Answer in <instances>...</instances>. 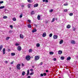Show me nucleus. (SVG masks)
Listing matches in <instances>:
<instances>
[{"label":"nucleus","mask_w":78,"mask_h":78,"mask_svg":"<svg viewBox=\"0 0 78 78\" xmlns=\"http://www.w3.org/2000/svg\"><path fill=\"white\" fill-rule=\"evenodd\" d=\"M30 59H31V56L30 55H27L26 57V59L27 60V61H30Z\"/></svg>","instance_id":"obj_1"},{"label":"nucleus","mask_w":78,"mask_h":78,"mask_svg":"<svg viewBox=\"0 0 78 78\" xmlns=\"http://www.w3.org/2000/svg\"><path fill=\"white\" fill-rule=\"evenodd\" d=\"M40 59V57L36 55L34 57V59L35 61H37V60H39V59Z\"/></svg>","instance_id":"obj_2"},{"label":"nucleus","mask_w":78,"mask_h":78,"mask_svg":"<svg viewBox=\"0 0 78 78\" xmlns=\"http://www.w3.org/2000/svg\"><path fill=\"white\" fill-rule=\"evenodd\" d=\"M20 66H21V64H18L16 66V68L18 70H20Z\"/></svg>","instance_id":"obj_3"},{"label":"nucleus","mask_w":78,"mask_h":78,"mask_svg":"<svg viewBox=\"0 0 78 78\" xmlns=\"http://www.w3.org/2000/svg\"><path fill=\"white\" fill-rule=\"evenodd\" d=\"M17 50L18 51H21L22 50V47L21 46H18L17 48Z\"/></svg>","instance_id":"obj_4"},{"label":"nucleus","mask_w":78,"mask_h":78,"mask_svg":"<svg viewBox=\"0 0 78 78\" xmlns=\"http://www.w3.org/2000/svg\"><path fill=\"white\" fill-rule=\"evenodd\" d=\"M71 43L72 44H76V42H75V41H74V40H72L71 41Z\"/></svg>","instance_id":"obj_5"},{"label":"nucleus","mask_w":78,"mask_h":78,"mask_svg":"<svg viewBox=\"0 0 78 78\" xmlns=\"http://www.w3.org/2000/svg\"><path fill=\"white\" fill-rule=\"evenodd\" d=\"M58 55H61L62 53V51L59 50L58 52Z\"/></svg>","instance_id":"obj_6"},{"label":"nucleus","mask_w":78,"mask_h":78,"mask_svg":"<svg viewBox=\"0 0 78 78\" xmlns=\"http://www.w3.org/2000/svg\"><path fill=\"white\" fill-rule=\"evenodd\" d=\"M23 37H24V36L23 35H22V34H20V38L21 39H23Z\"/></svg>","instance_id":"obj_7"},{"label":"nucleus","mask_w":78,"mask_h":78,"mask_svg":"<svg viewBox=\"0 0 78 78\" xmlns=\"http://www.w3.org/2000/svg\"><path fill=\"white\" fill-rule=\"evenodd\" d=\"M53 39H57L58 38V36L54 35L53 37Z\"/></svg>","instance_id":"obj_8"},{"label":"nucleus","mask_w":78,"mask_h":78,"mask_svg":"<svg viewBox=\"0 0 78 78\" xmlns=\"http://www.w3.org/2000/svg\"><path fill=\"white\" fill-rule=\"evenodd\" d=\"M37 31V30H36V29L34 28V30H32V32L33 33H34L35 32H36Z\"/></svg>","instance_id":"obj_9"},{"label":"nucleus","mask_w":78,"mask_h":78,"mask_svg":"<svg viewBox=\"0 0 78 78\" xmlns=\"http://www.w3.org/2000/svg\"><path fill=\"white\" fill-rule=\"evenodd\" d=\"M35 14V12L34 11H32L31 12V15H34Z\"/></svg>","instance_id":"obj_10"},{"label":"nucleus","mask_w":78,"mask_h":78,"mask_svg":"<svg viewBox=\"0 0 78 78\" xmlns=\"http://www.w3.org/2000/svg\"><path fill=\"white\" fill-rule=\"evenodd\" d=\"M41 18V16L38 15L37 16V19L38 20H40V19Z\"/></svg>","instance_id":"obj_11"},{"label":"nucleus","mask_w":78,"mask_h":78,"mask_svg":"<svg viewBox=\"0 0 78 78\" xmlns=\"http://www.w3.org/2000/svg\"><path fill=\"white\" fill-rule=\"evenodd\" d=\"M42 36L43 37H45L47 36V34L45 33H44L43 34Z\"/></svg>","instance_id":"obj_12"},{"label":"nucleus","mask_w":78,"mask_h":78,"mask_svg":"<svg viewBox=\"0 0 78 78\" xmlns=\"http://www.w3.org/2000/svg\"><path fill=\"white\" fill-rule=\"evenodd\" d=\"M30 74V70L29 69L27 70V76H28Z\"/></svg>","instance_id":"obj_13"},{"label":"nucleus","mask_w":78,"mask_h":78,"mask_svg":"<svg viewBox=\"0 0 78 78\" xmlns=\"http://www.w3.org/2000/svg\"><path fill=\"white\" fill-rule=\"evenodd\" d=\"M71 59V57H68L66 60H67V61H69V60H70Z\"/></svg>","instance_id":"obj_14"},{"label":"nucleus","mask_w":78,"mask_h":78,"mask_svg":"<svg viewBox=\"0 0 78 78\" xmlns=\"http://www.w3.org/2000/svg\"><path fill=\"white\" fill-rule=\"evenodd\" d=\"M70 25H68L67 26V27H66V28H68V29H69V28H70Z\"/></svg>","instance_id":"obj_15"},{"label":"nucleus","mask_w":78,"mask_h":78,"mask_svg":"<svg viewBox=\"0 0 78 78\" xmlns=\"http://www.w3.org/2000/svg\"><path fill=\"white\" fill-rule=\"evenodd\" d=\"M36 46L37 47H40V44L39 43L37 44Z\"/></svg>","instance_id":"obj_16"},{"label":"nucleus","mask_w":78,"mask_h":78,"mask_svg":"<svg viewBox=\"0 0 78 78\" xmlns=\"http://www.w3.org/2000/svg\"><path fill=\"white\" fill-rule=\"evenodd\" d=\"M38 4H36L34 5V6L35 8V7H37V6H38Z\"/></svg>","instance_id":"obj_17"},{"label":"nucleus","mask_w":78,"mask_h":78,"mask_svg":"<svg viewBox=\"0 0 78 78\" xmlns=\"http://www.w3.org/2000/svg\"><path fill=\"white\" fill-rule=\"evenodd\" d=\"M2 48H3V45H1L0 46V51H1V50H2Z\"/></svg>","instance_id":"obj_18"},{"label":"nucleus","mask_w":78,"mask_h":78,"mask_svg":"<svg viewBox=\"0 0 78 78\" xmlns=\"http://www.w3.org/2000/svg\"><path fill=\"white\" fill-rule=\"evenodd\" d=\"M63 43V40H62L60 41L59 42V44H62Z\"/></svg>","instance_id":"obj_19"},{"label":"nucleus","mask_w":78,"mask_h":78,"mask_svg":"<svg viewBox=\"0 0 78 78\" xmlns=\"http://www.w3.org/2000/svg\"><path fill=\"white\" fill-rule=\"evenodd\" d=\"M27 27L28 28H31V24H28L27 25Z\"/></svg>","instance_id":"obj_20"},{"label":"nucleus","mask_w":78,"mask_h":78,"mask_svg":"<svg viewBox=\"0 0 78 78\" xmlns=\"http://www.w3.org/2000/svg\"><path fill=\"white\" fill-rule=\"evenodd\" d=\"M25 75V71H23L22 73V75L23 76H24Z\"/></svg>","instance_id":"obj_21"},{"label":"nucleus","mask_w":78,"mask_h":78,"mask_svg":"<svg viewBox=\"0 0 78 78\" xmlns=\"http://www.w3.org/2000/svg\"><path fill=\"white\" fill-rule=\"evenodd\" d=\"M60 59L61 60H64V57H61Z\"/></svg>","instance_id":"obj_22"},{"label":"nucleus","mask_w":78,"mask_h":78,"mask_svg":"<svg viewBox=\"0 0 78 78\" xmlns=\"http://www.w3.org/2000/svg\"><path fill=\"white\" fill-rule=\"evenodd\" d=\"M55 18H53L52 20L51 21V22H55Z\"/></svg>","instance_id":"obj_23"},{"label":"nucleus","mask_w":78,"mask_h":78,"mask_svg":"<svg viewBox=\"0 0 78 78\" xmlns=\"http://www.w3.org/2000/svg\"><path fill=\"white\" fill-rule=\"evenodd\" d=\"M11 55L12 56H15L16 54L14 53H11Z\"/></svg>","instance_id":"obj_24"},{"label":"nucleus","mask_w":78,"mask_h":78,"mask_svg":"<svg viewBox=\"0 0 78 78\" xmlns=\"http://www.w3.org/2000/svg\"><path fill=\"white\" fill-rule=\"evenodd\" d=\"M27 2L29 3H31L33 1L32 0H27Z\"/></svg>","instance_id":"obj_25"},{"label":"nucleus","mask_w":78,"mask_h":78,"mask_svg":"<svg viewBox=\"0 0 78 78\" xmlns=\"http://www.w3.org/2000/svg\"><path fill=\"white\" fill-rule=\"evenodd\" d=\"M50 55H53L54 54V52H53L51 51L49 52Z\"/></svg>","instance_id":"obj_26"},{"label":"nucleus","mask_w":78,"mask_h":78,"mask_svg":"<svg viewBox=\"0 0 78 78\" xmlns=\"http://www.w3.org/2000/svg\"><path fill=\"white\" fill-rule=\"evenodd\" d=\"M31 4H29L28 5V8H30V6H31Z\"/></svg>","instance_id":"obj_27"},{"label":"nucleus","mask_w":78,"mask_h":78,"mask_svg":"<svg viewBox=\"0 0 78 78\" xmlns=\"http://www.w3.org/2000/svg\"><path fill=\"white\" fill-rule=\"evenodd\" d=\"M12 20L13 21H16V18H13L12 19Z\"/></svg>","instance_id":"obj_28"},{"label":"nucleus","mask_w":78,"mask_h":78,"mask_svg":"<svg viewBox=\"0 0 78 78\" xmlns=\"http://www.w3.org/2000/svg\"><path fill=\"white\" fill-rule=\"evenodd\" d=\"M5 6H2L0 7V9H3V8H4Z\"/></svg>","instance_id":"obj_29"},{"label":"nucleus","mask_w":78,"mask_h":78,"mask_svg":"<svg viewBox=\"0 0 78 78\" xmlns=\"http://www.w3.org/2000/svg\"><path fill=\"white\" fill-rule=\"evenodd\" d=\"M23 14H22V13H21L20 16V18H22V17L23 16Z\"/></svg>","instance_id":"obj_30"},{"label":"nucleus","mask_w":78,"mask_h":78,"mask_svg":"<svg viewBox=\"0 0 78 78\" xmlns=\"http://www.w3.org/2000/svg\"><path fill=\"white\" fill-rule=\"evenodd\" d=\"M52 36H53V34H49V37H51Z\"/></svg>","instance_id":"obj_31"},{"label":"nucleus","mask_w":78,"mask_h":78,"mask_svg":"<svg viewBox=\"0 0 78 78\" xmlns=\"http://www.w3.org/2000/svg\"><path fill=\"white\" fill-rule=\"evenodd\" d=\"M9 38H10V37H7L6 38V40L7 41H8V40H9Z\"/></svg>","instance_id":"obj_32"},{"label":"nucleus","mask_w":78,"mask_h":78,"mask_svg":"<svg viewBox=\"0 0 78 78\" xmlns=\"http://www.w3.org/2000/svg\"><path fill=\"white\" fill-rule=\"evenodd\" d=\"M3 19H7L8 18V17L6 16H4L3 17Z\"/></svg>","instance_id":"obj_33"},{"label":"nucleus","mask_w":78,"mask_h":78,"mask_svg":"<svg viewBox=\"0 0 78 78\" xmlns=\"http://www.w3.org/2000/svg\"><path fill=\"white\" fill-rule=\"evenodd\" d=\"M29 52H31V53H32V49H30L29 50Z\"/></svg>","instance_id":"obj_34"},{"label":"nucleus","mask_w":78,"mask_h":78,"mask_svg":"<svg viewBox=\"0 0 78 78\" xmlns=\"http://www.w3.org/2000/svg\"><path fill=\"white\" fill-rule=\"evenodd\" d=\"M69 15L70 16H73V13H70L69 14Z\"/></svg>","instance_id":"obj_35"},{"label":"nucleus","mask_w":78,"mask_h":78,"mask_svg":"<svg viewBox=\"0 0 78 78\" xmlns=\"http://www.w3.org/2000/svg\"><path fill=\"white\" fill-rule=\"evenodd\" d=\"M12 32H13V31L11 30H9V33H12Z\"/></svg>","instance_id":"obj_36"},{"label":"nucleus","mask_w":78,"mask_h":78,"mask_svg":"<svg viewBox=\"0 0 78 78\" xmlns=\"http://www.w3.org/2000/svg\"><path fill=\"white\" fill-rule=\"evenodd\" d=\"M53 11V9H51L50 10V11H49V12H52Z\"/></svg>","instance_id":"obj_37"},{"label":"nucleus","mask_w":78,"mask_h":78,"mask_svg":"<svg viewBox=\"0 0 78 78\" xmlns=\"http://www.w3.org/2000/svg\"><path fill=\"white\" fill-rule=\"evenodd\" d=\"M10 27L12 29L13 28V26L12 25H11L10 26Z\"/></svg>","instance_id":"obj_38"},{"label":"nucleus","mask_w":78,"mask_h":78,"mask_svg":"<svg viewBox=\"0 0 78 78\" xmlns=\"http://www.w3.org/2000/svg\"><path fill=\"white\" fill-rule=\"evenodd\" d=\"M34 74V73L32 72L30 74V75H33Z\"/></svg>","instance_id":"obj_39"},{"label":"nucleus","mask_w":78,"mask_h":78,"mask_svg":"<svg viewBox=\"0 0 78 78\" xmlns=\"http://www.w3.org/2000/svg\"><path fill=\"white\" fill-rule=\"evenodd\" d=\"M67 9H65V10H64V12H67Z\"/></svg>","instance_id":"obj_40"},{"label":"nucleus","mask_w":78,"mask_h":78,"mask_svg":"<svg viewBox=\"0 0 78 78\" xmlns=\"http://www.w3.org/2000/svg\"><path fill=\"white\" fill-rule=\"evenodd\" d=\"M16 46H18V45H19V44L16 43V44L15 45Z\"/></svg>","instance_id":"obj_41"},{"label":"nucleus","mask_w":78,"mask_h":78,"mask_svg":"<svg viewBox=\"0 0 78 78\" xmlns=\"http://www.w3.org/2000/svg\"><path fill=\"white\" fill-rule=\"evenodd\" d=\"M46 75H47V73H43V75H44V76H46Z\"/></svg>","instance_id":"obj_42"},{"label":"nucleus","mask_w":78,"mask_h":78,"mask_svg":"<svg viewBox=\"0 0 78 78\" xmlns=\"http://www.w3.org/2000/svg\"><path fill=\"white\" fill-rule=\"evenodd\" d=\"M28 22H29V23H31V20H27Z\"/></svg>","instance_id":"obj_43"},{"label":"nucleus","mask_w":78,"mask_h":78,"mask_svg":"<svg viewBox=\"0 0 78 78\" xmlns=\"http://www.w3.org/2000/svg\"><path fill=\"white\" fill-rule=\"evenodd\" d=\"M0 3L1 4H2V3H3V1H2L0 2Z\"/></svg>","instance_id":"obj_44"},{"label":"nucleus","mask_w":78,"mask_h":78,"mask_svg":"<svg viewBox=\"0 0 78 78\" xmlns=\"http://www.w3.org/2000/svg\"><path fill=\"white\" fill-rule=\"evenodd\" d=\"M2 51L3 52L5 51V48H4L2 50Z\"/></svg>","instance_id":"obj_45"},{"label":"nucleus","mask_w":78,"mask_h":78,"mask_svg":"<svg viewBox=\"0 0 78 78\" xmlns=\"http://www.w3.org/2000/svg\"><path fill=\"white\" fill-rule=\"evenodd\" d=\"M45 2L46 3H48V0H45Z\"/></svg>","instance_id":"obj_46"},{"label":"nucleus","mask_w":78,"mask_h":78,"mask_svg":"<svg viewBox=\"0 0 78 78\" xmlns=\"http://www.w3.org/2000/svg\"><path fill=\"white\" fill-rule=\"evenodd\" d=\"M41 76H44V74H41L40 75Z\"/></svg>","instance_id":"obj_47"},{"label":"nucleus","mask_w":78,"mask_h":78,"mask_svg":"<svg viewBox=\"0 0 78 78\" xmlns=\"http://www.w3.org/2000/svg\"><path fill=\"white\" fill-rule=\"evenodd\" d=\"M43 64V62H41L40 65V66H41V65H42Z\"/></svg>","instance_id":"obj_48"},{"label":"nucleus","mask_w":78,"mask_h":78,"mask_svg":"<svg viewBox=\"0 0 78 78\" xmlns=\"http://www.w3.org/2000/svg\"><path fill=\"white\" fill-rule=\"evenodd\" d=\"M64 6H67L68 5V4H67V3H66V4H64Z\"/></svg>","instance_id":"obj_49"},{"label":"nucleus","mask_w":78,"mask_h":78,"mask_svg":"<svg viewBox=\"0 0 78 78\" xmlns=\"http://www.w3.org/2000/svg\"><path fill=\"white\" fill-rule=\"evenodd\" d=\"M30 71H31V72H33V69H30Z\"/></svg>","instance_id":"obj_50"},{"label":"nucleus","mask_w":78,"mask_h":78,"mask_svg":"<svg viewBox=\"0 0 78 78\" xmlns=\"http://www.w3.org/2000/svg\"><path fill=\"white\" fill-rule=\"evenodd\" d=\"M54 61H56V58H54L53 59Z\"/></svg>","instance_id":"obj_51"},{"label":"nucleus","mask_w":78,"mask_h":78,"mask_svg":"<svg viewBox=\"0 0 78 78\" xmlns=\"http://www.w3.org/2000/svg\"><path fill=\"white\" fill-rule=\"evenodd\" d=\"M21 64H22V66H24V64H23V63H22Z\"/></svg>","instance_id":"obj_52"},{"label":"nucleus","mask_w":78,"mask_h":78,"mask_svg":"<svg viewBox=\"0 0 78 78\" xmlns=\"http://www.w3.org/2000/svg\"><path fill=\"white\" fill-rule=\"evenodd\" d=\"M46 72H47V73H48V70H46Z\"/></svg>","instance_id":"obj_53"},{"label":"nucleus","mask_w":78,"mask_h":78,"mask_svg":"<svg viewBox=\"0 0 78 78\" xmlns=\"http://www.w3.org/2000/svg\"><path fill=\"white\" fill-rule=\"evenodd\" d=\"M27 78H31V76H29L28 77H27Z\"/></svg>","instance_id":"obj_54"},{"label":"nucleus","mask_w":78,"mask_h":78,"mask_svg":"<svg viewBox=\"0 0 78 78\" xmlns=\"http://www.w3.org/2000/svg\"><path fill=\"white\" fill-rule=\"evenodd\" d=\"M48 22V21H47V20L46 21V23H47Z\"/></svg>","instance_id":"obj_55"},{"label":"nucleus","mask_w":78,"mask_h":78,"mask_svg":"<svg viewBox=\"0 0 78 78\" xmlns=\"http://www.w3.org/2000/svg\"><path fill=\"white\" fill-rule=\"evenodd\" d=\"M13 62H14V61L11 62V64H13Z\"/></svg>","instance_id":"obj_56"},{"label":"nucleus","mask_w":78,"mask_h":78,"mask_svg":"<svg viewBox=\"0 0 78 78\" xmlns=\"http://www.w3.org/2000/svg\"><path fill=\"white\" fill-rule=\"evenodd\" d=\"M21 7H24V5H21Z\"/></svg>","instance_id":"obj_57"},{"label":"nucleus","mask_w":78,"mask_h":78,"mask_svg":"<svg viewBox=\"0 0 78 78\" xmlns=\"http://www.w3.org/2000/svg\"><path fill=\"white\" fill-rule=\"evenodd\" d=\"M5 63H8V62L7 61H5Z\"/></svg>","instance_id":"obj_58"},{"label":"nucleus","mask_w":78,"mask_h":78,"mask_svg":"<svg viewBox=\"0 0 78 78\" xmlns=\"http://www.w3.org/2000/svg\"><path fill=\"white\" fill-rule=\"evenodd\" d=\"M3 54L4 55H5V51L3 52Z\"/></svg>","instance_id":"obj_59"},{"label":"nucleus","mask_w":78,"mask_h":78,"mask_svg":"<svg viewBox=\"0 0 78 78\" xmlns=\"http://www.w3.org/2000/svg\"><path fill=\"white\" fill-rule=\"evenodd\" d=\"M43 2H45V0H43Z\"/></svg>","instance_id":"obj_60"},{"label":"nucleus","mask_w":78,"mask_h":78,"mask_svg":"<svg viewBox=\"0 0 78 78\" xmlns=\"http://www.w3.org/2000/svg\"><path fill=\"white\" fill-rule=\"evenodd\" d=\"M55 20H58V18H56Z\"/></svg>","instance_id":"obj_61"},{"label":"nucleus","mask_w":78,"mask_h":78,"mask_svg":"<svg viewBox=\"0 0 78 78\" xmlns=\"http://www.w3.org/2000/svg\"><path fill=\"white\" fill-rule=\"evenodd\" d=\"M8 50H9V51H11V49H9Z\"/></svg>","instance_id":"obj_62"},{"label":"nucleus","mask_w":78,"mask_h":78,"mask_svg":"<svg viewBox=\"0 0 78 78\" xmlns=\"http://www.w3.org/2000/svg\"><path fill=\"white\" fill-rule=\"evenodd\" d=\"M32 67L33 68H34V66H32Z\"/></svg>","instance_id":"obj_63"},{"label":"nucleus","mask_w":78,"mask_h":78,"mask_svg":"<svg viewBox=\"0 0 78 78\" xmlns=\"http://www.w3.org/2000/svg\"><path fill=\"white\" fill-rule=\"evenodd\" d=\"M75 30H76L75 28H74L73 30L74 31H75Z\"/></svg>","instance_id":"obj_64"}]
</instances>
